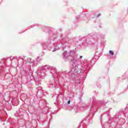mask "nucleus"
<instances>
[{"instance_id":"nucleus-1","label":"nucleus","mask_w":128,"mask_h":128,"mask_svg":"<svg viewBox=\"0 0 128 128\" xmlns=\"http://www.w3.org/2000/svg\"><path fill=\"white\" fill-rule=\"evenodd\" d=\"M109 52L112 54V56H114V52L112 50H110Z\"/></svg>"},{"instance_id":"nucleus-2","label":"nucleus","mask_w":128,"mask_h":128,"mask_svg":"<svg viewBox=\"0 0 128 128\" xmlns=\"http://www.w3.org/2000/svg\"><path fill=\"white\" fill-rule=\"evenodd\" d=\"M100 14H98L97 16V18H100Z\"/></svg>"},{"instance_id":"nucleus-3","label":"nucleus","mask_w":128,"mask_h":128,"mask_svg":"<svg viewBox=\"0 0 128 128\" xmlns=\"http://www.w3.org/2000/svg\"><path fill=\"white\" fill-rule=\"evenodd\" d=\"M70 104V100H68V104Z\"/></svg>"},{"instance_id":"nucleus-4","label":"nucleus","mask_w":128,"mask_h":128,"mask_svg":"<svg viewBox=\"0 0 128 128\" xmlns=\"http://www.w3.org/2000/svg\"><path fill=\"white\" fill-rule=\"evenodd\" d=\"M80 58H82V56H80Z\"/></svg>"}]
</instances>
